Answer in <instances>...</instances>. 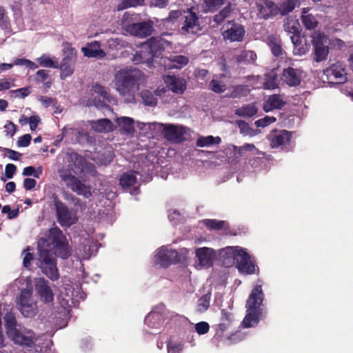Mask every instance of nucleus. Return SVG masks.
Returning a JSON list of instances; mask_svg holds the SVG:
<instances>
[{"label": "nucleus", "instance_id": "f257e3e1", "mask_svg": "<svg viewBox=\"0 0 353 353\" xmlns=\"http://www.w3.org/2000/svg\"><path fill=\"white\" fill-rule=\"evenodd\" d=\"M38 250L37 265L42 272L53 281L58 279L56 256L67 259L71 253L62 232L57 228H51L48 236L39 241Z\"/></svg>", "mask_w": 353, "mask_h": 353}, {"label": "nucleus", "instance_id": "f03ea898", "mask_svg": "<svg viewBox=\"0 0 353 353\" xmlns=\"http://www.w3.org/2000/svg\"><path fill=\"white\" fill-rule=\"evenodd\" d=\"M144 74L133 67L121 68L114 75L116 90L126 103L135 101V95L139 90V82L143 79Z\"/></svg>", "mask_w": 353, "mask_h": 353}, {"label": "nucleus", "instance_id": "7ed1b4c3", "mask_svg": "<svg viewBox=\"0 0 353 353\" xmlns=\"http://www.w3.org/2000/svg\"><path fill=\"white\" fill-rule=\"evenodd\" d=\"M264 294L261 285H256L252 290L247 300L246 315L242 322L244 327H255L265 314L263 307Z\"/></svg>", "mask_w": 353, "mask_h": 353}, {"label": "nucleus", "instance_id": "20e7f679", "mask_svg": "<svg viewBox=\"0 0 353 353\" xmlns=\"http://www.w3.org/2000/svg\"><path fill=\"white\" fill-rule=\"evenodd\" d=\"M188 254V250L181 248L179 252L162 246L156 251L154 262L161 267L167 268L172 263H176L185 259Z\"/></svg>", "mask_w": 353, "mask_h": 353}, {"label": "nucleus", "instance_id": "39448f33", "mask_svg": "<svg viewBox=\"0 0 353 353\" xmlns=\"http://www.w3.org/2000/svg\"><path fill=\"white\" fill-rule=\"evenodd\" d=\"M94 99H89L86 103L87 106H95L97 109L103 111L109 110L110 108L105 102L113 103L115 99L112 97L107 90L99 85H95L90 90Z\"/></svg>", "mask_w": 353, "mask_h": 353}, {"label": "nucleus", "instance_id": "423d86ee", "mask_svg": "<svg viewBox=\"0 0 353 353\" xmlns=\"http://www.w3.org/2000/svg\"><path fill=\"white\" fill-rule=\"evenodd\" d=\"M18 308L24 317H32L37 312V303L32 296V289H23L17 299Z\"/></svg>", "mask_w": 353, "mask_h": 353}, {"label": "nucleus", "instance_id": "0eeeda50", "mask_svg": "<svg viewBox=\"0 0 353 353\" xmlns=\"http://www.w3.org/2000/svg\"><path fill=\"white\" fill-rule=\"evenodd\" d=\"M8 336L15 343L23 347H32L37 341L32 330L19 326L14 331H10Z\"/></svg>", "mask_w": 353, "mask_h": 353}, {"label": "nucleus", "instance_id": "6e6552de", "mask_svg": "<svg viewBox=\"0 0 353 353\" xmlns=\"http://www.w3.org/2000/svg\"><path fill=\"white\" fill-rule=\"evenodd\" d=\"M179 26H181V31L185 34H196L201 30L198 15L192 9L183 10L182 21Z\"/></svg>", "mask_w": 353, "mask_h": 353}, {"label": "nucleus", "instance_id": "1a4fd4ad", "mask_svg": "<svg viewBox=\"0 0 353 353\" xmlns=\"http://www.w3.org/2000/svg\"><path fill=\"white\" fill-rule=\"evenodd\" d=\"M59 173L61 180L72 191L85 197H89L91 195L90 188L72 175L69 170L62 169L59 171Z\"/></svg>", "mask_w": 353, "mask_h": 353}, {"label": "nucleus", "instance_id": "9d476101", "mask_svg": "<svg viewBox=\"0 0 353 353\" xmlns=\"http://www.w3.org/2000/svg\"><path fill=\"white\" fill-rule=\"evenodd\" d=\"M311 37L314 48L315 60L318 62L325 60L329 52L327 46L328 38L323 33L319 31H314Z\"/></svg>", "mask_w": 353, "mask_h": 353}, {"label": "nucleus", "instance_id": "9b49d317", "mask_svg": "<svg viewBox=\"0 0 353 353\" xmlns=\"http://www.w3.org/2000/svg\"><path fill=\"white\" fill-rule=\"evenodd\" d=\"M54 205L57 220L61 226L68 228L77 221L78 219L76 212L72 210H70L61 201H55Z\"/></svg>", "mask_w": 353, "mask_h": 353}, {"label": "nucleus", "instance_id": "f8f14e48", "mask_svg": "<svg viewBox=\"0 0 353 353\" xmlns=\"http://www.w3.org/2000/svg\"><path fill=\"white\" fill-rule=\"evenodd\" d=\"M66 50H68L67 55L65 56L61 63L59 64V68L61 70V77L62 79H65L72 74L76 62V50L71 48L68 43H66L64 47L65 52H66Z\"/></svg>", "mask_w": 353, "mask_h": 353}, {"label": "nucleus", "instance_id": "ddd939ff", "mask_svg": "<svg viewBox=\"0 0 353 353\" xmlns=\"http://www.w3.org/2000/svg\"><path fill=\"white\" fill-rule=\"evenodd\" d=\"M187 131L188 128L182 125L162 123L160 134L168 141L179 143L185 139Z\"/></svg>", "mask_w": 353, "mask_h": 353}, {"label": "nucleus", "instance_id": "4468645a", "mask_svg": "<svg viewBox=\"0 0 353 353\" xmlns=\"http://www.w3.org/2000/svg\"><path fill=\"white\" fill-rule=\"evenodd\" d=\"M236 267L241 274H252L258 270L251 256L245 251L241 250L239 252V258H236Z\"/></svg>", "mask_w": 353, "mask_h": 353}, {"label": "nucleus", "instance_id": "2eb2a0df", "mask_svg": "<svg viewBox=\"0 0 353 353\" xmlns=\"http://www.w3.org/2000/svg\"><path fill=\"white\" fill-rule=\"evenodd\" d=\"M195 253L197 258V269L208 268L212 265L216 256V253L213 249L203 247L196 249Z\"/></svg>", "mask_w": 353, "mask_h": 353}, {"label": "nucleus", "instance_id": "dca6fc26", "mask_svg": "<svg viewBox=\"0 0 353 353\" xmlns=\"http://www.w3.org/2000/svg\"><path fill=\"white\" fill-rule=\"evenodd\" d=\"M35 290L41 301L47 304L52 303L54 293L48 282L43 278H38L35 280Z\"/></svg>", "mask_w": 353, "mask_h": 353}, {"label": "nucleus", "instance_id": "f3484780", "mask_svg": "<svg viewBox=\"0 0 353 353\" xmlns=\"http://www.w3.org/2000/svg\"><path fill=\"white\" fill-rule=\"evenodd\" d=\"M223 37L230 41H241L245 34L243 27L238 23L229 22L223 27Z\"/></svg>", "mask_w": 353, "mask_h": 353}, {"label": "nucleus", "instance_id": "a211bd4d", "mask_svg": "<svg viewBox=\"0 0 353 353\" xmlns=\"http://www.w3.org/2000/svg\"><path fill=\"white\" fill-rule=\"evenodd\" d=\"M269 140L272 148H289L291 145V132L287 130L272 132L269 135Z\"/></svg>", "mask_w": 353, "mask_h": 353}, {"label": "nucleus", "instance_id": "6ab92c4d", "mask_svg": "<svg viewBox=\"0 0 353 353\" xmlns=\"http://www.w3.org/2000/svg\"><path fill=\"white\" fill-rule=\"evenodd\" d=\"M258 16L263 19L278 14L279 6L270 0H258L256 3Z\"/></svg>", "mask_w": 353, "mask_h": 353}, {"label": "nucleus", "instance_id": "aec40b11", "mask_svg": "<svg viewBox=\"0 0 353 353\" xmlns=\"http://www.w3.org/2000/svg\"><path fill=\"white\" fill-rule=\"evenodd\" d=\"M137 179L134 172L124 173L121 176L120 184L122 188L132 195H137L139 193Z\"/></svg>", "mask_w": 353, "mask_h": 353}, {"label": "nucleus", "instance_id": "412c9836", "mask_svg": "<svg viewBox=\"0 0 353 353\" xmlns=\"http://www.w3.org/2000/svg\"><path fill=\"white\" fill-rule=\"evenodd\" d=\"M124 26L128 32L139 37H148L152 30V25L150 22H141Z\"/></svg>", "mask_w": 353, "mask_h": 353}, {"label": "nucleus", "instance_id": "4be33fe9", "mask_svg": "<svg viewBox=\"0 0 353 353\" xmlns=\"http://www.w3.org/2000/svg\"><path fill=\"white\" fill-rule=\"evenodd\" d=\"M302 71L293 68H288L283 71L281 79L289 86H296L301 83Z\"/></svg>", "mask_w": 353, "mask_h": 353}, {"label": "nucleus", "instance_id": "5701e85b", "mask_svg": "<svg viewBox=\"0 0 353 353\" xmlns=\"http://www.w3.org/2000/svg\"><path fill=\"white\" fill-rule=\"evenodd\" d=\"M168 93L165 87L158 88L153 93L152 91L145 90L141 92L142 100L145 105L155 106L157 103V97H163Z\"/></svg>", "mask_w": 353, "mask_h": 353}, {"label": "nucleus", "instance_id": "b1692460", "mask_svg": "<svg viewBox=\"0 0 353 353\" xmlns=\"http://www.w3.org/2000/svg\"><path fill=\"white\" fill-rule=\"evenodd\" d=\"M142 45L143 48L145 49L147 53L150 54L151 59L153 57H158L161 55L163 49V41L158 38H151Z\"/></svg>", "mask_w": 353, "mask_h": 353}, {"label": "nucleus", "instance_id": "393cba45", "mask_svg": "<svg viewBox=\"0 0 353 353\" xmlns=\"http://www.w3.org/2000/svg\"><path fill=\"white\" fill-rule=\"evenodd\" d=\"M189 59L183 55H172L169 58H163L161 63L167 69H181L188 64Z\"/></svg>", "mask_w": 353, "mask_h": 353}, {"label": "nucleus", "instance_id": "a878e982", "mask_svg": "<svg viewBox=\"0 0 353 353\" xmlns=\"http://www.w3.org/2000/svg\"><path fill=\"white\" fill-rule=\"evenodd\" d=\"M325 73L331 79H335L339 83L346 81V72L344 65L341 63H336L330 68H327Z\"/></svg>", "mask_w": 353, "mask_h": 353}, {"label": "nucleus", "instance_id": "bb28decb", "mask_svg": "<svg viewBox=\"0 0 353 353\" xmlns=\"http://www.w3.org/2000/svg\"><path fill=\"white\" fill-rule=\"evenodd\" d=\"M165 82L167 84L168 92L171 90L176 94H182L186 89V81L183 78L167 76L165 78Z\"/></svg>", "mask_w": 353, "mask_h": 353}, {"label": "nucleus", "instance_id": "cd10ccee", "mask_svg": "<svg viewBox=\"0 0 353 353\" xmlns=\"http://www.w3.org/2000/svg\"><path fill=\"white\" fill-rule=\"evenodd\" d=\"M243 248L236 246H228L220 250L221 257L223 259V263L229 266L232 265L234 261H236V258H239V252Z\"/></svg>", "mask_w": 353, "mask_h": 353}, {"label": "nucleus", "instance_id": "c85d7f7f", "mask_svg": "<svg viewBox=\"0 0 353 353\" xmlns=\"http://www.w3.org/2000/svg\"><path fill=\"white\" fill-rule=\"evenodd\" d=\"M232 152L236 158H239L247 154L252 156L263 154L252 143H245L240 147L232 145Z\"/></svg>", "mask_w": 353, "mask_h": 353}, {"label": "nucleus", "instance_id": "c756f323", "mask_svg": "<svg viewBox=\"0 0 353 353\" xmlns=\"http://www.w3.org/2000/svg\"><path fill=\"white\" fill-rule=\"evenodd\" d=\"M290 38L294 44V54L302 56L309 52L310 44L307 43L304 37L291 36Z\"/></svg>", "mask_w": 353, "mask_h": 353}, {"label": "nucleus", "instance_id": "7c9ffc66", "mask_svg": "<svg viewBox=\"0 0 353 353\" xmlns=\"http://www.w3.org/2000/svg\"><path fill=\"white\" fill-rule=\"evenodd\" d=\"M83 54L88 57L103 58L105 57V52L101 48V44L99 41H93L88 43L82 48Z\"/></svg>", "mask_w": 353, "mask_h": 353}, {"label": "nucleus", "instance_id": "2f4dec72", "mask_svg": "<svg viewBox=\"0 0 353 353\" xmlns=\"http://www.w3.org/2000/svg\"><path fill=\"white\" fill-rule=\"evenodd\" d=\"M138 128L146 135L154 137L160 134L162 123L153 122V123H142L137 122Z\"/></svg>", "mask_w": 353, "mask_h": 353}, {"label": "nucleus", "instance_id": "473e14b6", "mask_svg": "<svg viewBox=\"0 0 353 353\" xmlns=\"http://www.w3.org/2000/svg\"><path fill=\"white\" fill-rule=\"evenodd\" d=\"M83 135V132L79 128L67 125L63 128L61 137L57 142L62 141L64 137H69L72 142H79Z\"/></svg>", "mask_w": 353, "mask_h": 353}, {"label": "nucleus", "instance_id": "72a5a7b5", "mask_svg": "<svg viewBox=\"0 0 353 353\" xmlns=\"http://www.w3.org/2000/svg\"><path fill=\"white\" fill-rule=\"evenodd\" d=\"M284 104L285 101L281 95L272 94L264 103L263 110L266 112H270L275 109H281Z\"/></svg>", "mask_w": 353, "mask_h": 353}, {"label": "nucleus", "instance_id": "f704fd0d", "mask_svg": "<svg viewBox=\"0 0 353 353\" xmlns=\"http://www.w3.org/2000/svg\"><path fill=\"white\" fill-rule=\"evenodd\" d=\"M117 125L122 134H131L134 132V120L128 117H121L117 119Z\"/></svg>", "mask_w": 353, "mask_h": 353}, {"label": "nucleus", "instance_id": "c9c22d12", "mask_svg": "<svg viewBox=\"0 0 353 353\" xmlns=\"http://www.w3.org/2000/svg\"><path fill=\"white\" fill-rule=\"evenodd\" d=\"M267 43L274 56L282 57L284 51L281 48V41L279 37L270 35L267 39Z\"/></svg>", "mask_w": 353, "mask_h": 353}, {"label": "nucleus", "instance_id": "e433bc0d", "mask_svg": "<svg viewBox=\"0 0 353 353\" xmlns=\"http://www.w3.org/2000/svg\"><path fill=\"white\" fill-rule=\"evenodd\" d=\"M92 128L98 132H108L114 129L112 123L108 119H101L91 122Z\"/></svg>", "mask_w": 353, "mask_h": 353}, {"label": "nucleus", "instance_id": "4c0bfd02", "mask_svg": "<svg viewBox=\"0 0 353 353\" xmlns=\"http://www.w3.org/2000/svg\"><path fill=\"white\" fill-rule=\"evenodd\" d=\"M145 323L150 327L159 328L163 324V316L159 312L152 310L145 317Z\"/></svg>", "mask_w": 353, "mask_h": 353}, {"label": "nucleus", "instance_id": "58836bf2", "mask_svg": "<svg viewBox=\"0 0 353 353\" xmlns=\"http://www.w3.org/2000/svg\"><path fill=\"white\" fill-rule=\"evenodd\" d=\"M308 8H304L303 9L301 16L302 22L307 29L312 30L316 27L318 21L315 17L312 14L308 13Z\"/></svg>", "mask_w": 353, "mask_h": 353}, {"label": "nucleus", "instance_id": "ea45409f", "mask_svg": "<svg viewBox=\"0 0 353 353\" xmlns=\"http://www.w3.org/2000/svg\"><path fill=\"white\" fill-rule=\"evenodd\" d=\"M257 113V108L254 103L245 105L235 110L234 114L239 117L249 118Z\"/></svg>", "mask_w": 353, "mask_h": 353}, {"label": "nucleus", "instance_id": "a19ab883", "mask_svg": "<svg viewBox=\"0 0 353 353\" xmlns=\"http://www.w3.org/2000/svg\"><path fill=\"white\" fill-rule=\"evenodd\" d=\"M37 61L41 67L59 68V61L54 57L50 54H44L37 59Z\"/></svg>", "mask_w": 353, "mask_h": 353}, {"label": "nucleus", "instance_id": "79ce46f5", "mask_svg": "<svg viewBox=\"0 0 353 353\" xmlns=\"http://www.w3.org/2000/svg\"><path fill=\"white\" fill-rule=\"evenodd\" d=\"M234 59L237 63H254L256 59V54L252 50H245L241 52L239 54H235Z\"/></svg>", "mask_w": 353, "mask_h": 353}, {"label": "nucleus", "instance_id": "37998d69", "mask_svg": "<svg viewBox=\"0 0 353 353\" xmlns=\"http://www.w3.org/2000/svg\"><path fill=\"white\" fill-rule=\"evenodd\" d=\"M279 81L276 72L271 70L265 74V81L263 83L264 89L273 90L278 88Z\"/></svg>", "mask_w": 353, "mask_h": 353}, {"label": "nucleus", "instance_id": "c03bdc74", "mask_svg": "<svg viewBox=\"0 0 353 353\" xmlns=\"http://www.w3.org/2000/svg\"><path fill=\"white\" fill-rule=\"evenodd\" d=\"M221 141L219 137L207 136L199 137L196 140V145L199 147H208L212 145H219Z\"/></svg>", "mask_w": 353, "mask_h": 353}, {"label": "nucleus", "instance_id": "a18cd8bd", "mask_svg": "<svg viewBox=\"0 0 353 353\" xmlns=\"http://www.w3.org/2000/svg\"><path fill=\"white\" fill-rule=\"evenodd\" d=\"M4 322L7 335L10 334V331H14L19 326H21V325L17 323L15 316L12 312L6 314Z\"/></svg>", "mask_w": 353, "mask_h": 353}, {"label": "nucleus", "instance_id": "49530a36", "mask_svg": "<svg viewBox=\"0 0 353 353\" xmlns=\"http://www.w3.org/2000/svg\"><path fill=\"white\" fill-rule=\"evenodd\" d=\"M150 54L147 53L145 49L143 48V45H141L140 50L137 52L132 59V61L135 64L150 62Z\"/></svg>", "mask_w": 353, "mask_h": 353}, {"label": "nucleus", "instance_id": "de8ad7c7", "mask_svg": "<svg viewBox=\"0 0 353 353\" xmlns=\"http://www.w3.org/2000/svg\"><path fill=\"white\" fill-rule=\"evenodd\" d=\"M296 6V0H286L279 6L278 14L285 15L292 12Z\"/></svg>", "mask_w": 353, "mask_h": 353}, {"label": "nucleus", "instance_id": "09e8293b", "mask_svg": "<svg viewBox=\"0 0 353 353\" xmlns=\"http://www.w3.org/2000/svg\"><path fill=\"white\" fill-rule=\"evenodd\" d=\"M183 17V10H172L170 12L168 17L164 19L165 22L174 24L177 23L181 24Z\"/></svg>", "mask_w": 353, "mask_h": 353}, {"label": "nucleus", "instance_id": "8fccbe9b", "mask_svg": "<svg viewBox=\"0 0 353 353\" xmlns=\"http://www.w3.org/2000/svg\"><path fill=\"white\" fill-rule=\"evenodd\" d=\"M236 123L239 128L240 133L243 136L253 137L256 134L255 130L251 128L245 121L237 120Z\"/></svg>", "mask_w": 353, "mask_h": 353}, {"label": "nucleus", "instance_id": "3c124183", "mask_svg": "<svg viewBox=\"0 0 353 353\" xmlns=\"http://www.w3.org/2000/svg\"><path fill=\"white\" fill-rule=\"evenodd\" d=\"M285 32L292 34V36L299 37V24L297 21L294 20H288L283 25Z\"/></svg>", "mask_w": 353, "mask_h": 353}, {"label": "nucleus", "instance_id": "603ef678", "mask_svg": "<svg viewBox=\"0 0 353 353\" xmlns=\"http://www.w3.org/2000/svg\"><path fill=\"white\" fill-rule=\"evenodd\" d=\"M183 350V343L177 341H170L167 344L168 353H181Z\"/></svg>", "mask_w": 353, "mask_h": 353}, {"label": "nucleus", "instance_id": "864d4df0", "mask_svg": "<svg viewBox=\"0 0 353 353\" xmlns=\"http://www.w3.org/2000/svg\"><path fill=\"white\" fill-rule=\"evenodd\" d=\"M202 222L206 227L212 230H219L226 225L225 221L216 219H204Z\"/></svg>", "mask_w": 353, "mask_h": 353}, {"label": "nucleus", "instance_id": "5fc2aeb1", "mask_svg": "<svg viewBox=\"0 0 353 353\" xmlns=\"http://www.w3.org/2000/svg\"><path fill=\"white\" fill-rule=\"evenodd\" d=\"M249 91L250 90L248 86L238 85L234 88L228 96L232 98H240L246 96Z\"/></svg>", "mask_w": 353, "mask_h": 353}, {"label": "nucleus", "instance_id": "6e6d98bb", "mask_svg": "<svg viewBox=\"0 0 353 353\" xmlns=\"http://www.w3.org/2000/svg\"><path fill=\"white\" fill-rule=\"evenodd\" d=\"M210 296L209 294H205L202 296L198 301L197 310L199 312H203L206 311L210 306Z\"/></svg>", "mask_w": 353, "mask_h": 353}, {"label": "nucleus", "instance_id": "4d7b16f0", "mask_svg": "<svg viewBox=\"0 0 353 353\" xmlns=\"http://www.w3.org/2000/svg\"><path fill=\"white\" fill-rule=\"evenodd\" d=\"M225 0H204L207 11L213 12L224 3Z\"/></svg>", "mask_w": 353, "mask_h": 353}, {"label": "nucleus", "instance_id": "13d9d810", "mask_svg": "<svg viewBox=\"0 0 353 353\" xmlns=\"http://www.w3.org/2000/svg\"><path fill=\"white\" fill-rule=\"evenodd\" d=\"M210 86L214 92L217 93H221L225 90V85L223 81L217 79H212L210 83Z\"/></svg>", "mask_w": 353, "mask_h": 353}, {"label": "nucleus", "instance_id": "bf43d9fd", "mask_svg": "<svg viewBox=\"0 0 353 353\" xmlns=\"http://www.w3.org/2000/svg\"><path fill=\"white\" fill-rule=\"evenodd\" d=\"M231 12L230 6L225 7L219 14L214 17V21L216 23H221L226 17H228Z\"/></svg>", "mask_w": 353, "mask_h": 353}, {"label": "nucleus", "instance_id": "052dcab7", "mask_svg": "<svg viewBox=\"0 0 353 353\" xmlns=\"http://www.w3.org/2000/svg\"><path fill=\"white\" fill-rule=\"evenodd\" d=\"M98 158L99 161L101 164L107 165L113 160L114 154L111 150H106L103 154H101Z\"/></svg>", "mask_w": 353, "mask_h": 353}, {"label": "nucleus", "instance_id": "680f3d73", "mask_svg": "<svg viewBox=\"0 0 353 353\" xmlns=\"http://www.w3.org/2000/svg\"><path fill=\"white\" fill-rule=\"evenodd\" d=\"M275 121H276L275 117L266 116L263 119L256 121L255 125L257 127L264 128V127H266L267 125H268L269 124L272 123Z\"/></svg>", "mask_w": 353, "mask_h": 353}, {"label": "nucleus", "instance_id": "e2e57ef3", "mask_svg": "<svg viewBox=\"0 0 353 353\" xmlns=\"http://www.w3.org/2000/svg\"><path fill=\"white\" fill-rule=\"evenodd\" d=\"M143 0H122L121 4L119 5V10L125 9L128 7H134L141 4Z\"/></svg>", "mask_w": 353, "mask_h": 353}, {"label": "nucleus", "instance_id": "0e129e2a", "mask_svg": "<svg viewBox=\"0 0 353 353\" xmlns=\"http://www.w3.org/2000/svg\"><path fill=\"white\" fill-rule=\"evenodd\" d=\"M209 329V324L205 321L199 322L195 325V330L200 335L208 333Z\"/></svg>", "mask_w": 353, "mask_h": 353}, {"label": "nucleus", "instance_id": "69168bd1", "mask_svg": "<svg viewBox=\"0 0 353 353\" xmlns=\"http://www.w3.org/2000/svg\"><path fill=\"white\" fill-rule=\"evenodd\" d=\"M0 27L3 29L8 28V17L3 7L0 6Z\"/></svg>", "mask_w": 353, "mask_h": 353}, {"label": "nucleus", "instance_id": "338daca9", "mask_svg": "<svg viewBox=\"0 0 353 353\" xmlns=\"http://www.w3.org/2000/svg\"><path fill=\"white\" fill-rule=\"evenodd\" d=\"M28 250H24L22 252L23 259V264L26 268H29L30 266L31 261L33 259V254L29 252Z\"/></svg>", "mask_w": 353, "mask_h": 353}, {"label": "nucleus", "instance_id": "774afa93", "mask_svg": "<svg viewBox=\"0 0 353 353\" xmlns=\"http://www.w3.org/2000/svg\"><path fill=\"white\" fill-rule=\"evenodd\" d=\"M31 136L29 134H24L19 137L17 145L19 147H27L30 143Z\"/></svg>", "mask_w": 353, "mask_h": 353}]
</instances>
